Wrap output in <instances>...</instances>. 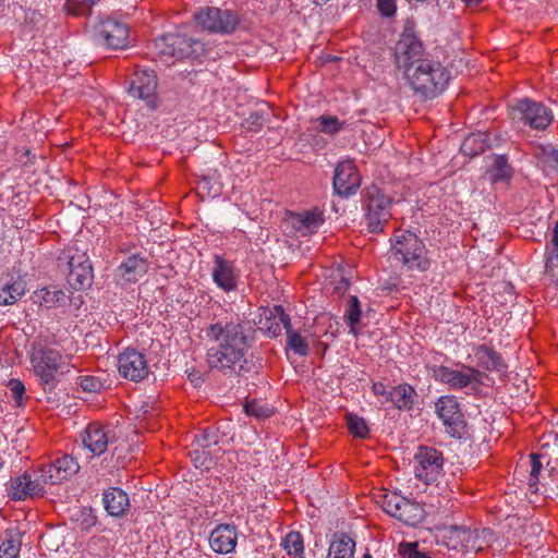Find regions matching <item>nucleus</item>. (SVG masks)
I'll use <instances>...</instances> for the list:
<instances>
[{
  "instance_id": "nucleus-6",
  "label": "nucleus",
  "mask_w": 558,
  "mask_h": 558,
  "mask_svg": "<svg viewBox=\"0 0 558 558\" xmlns=\"http://www.w3.org/2000/svg\"><path fill=\"white\" fill-rule=\"evenodd\" d=\"M32 364L40 381L50 387L57 385V373L70 371V359L52 348H43L32 356Z\"/></svg>"
},
{
  "instance_id": "nucleus-46",
  "label": "nucleus",
  "mask_w": 558,
  "mask_h": 558,
  "mask_svg": "<svg viewBox=\"0 0 558 558\" xmlns=\"http://www.w3.org/2000/svg\"><path fill=\"white\" fill-rule=\"evenodd\" d=\"M398 551L402 558H429L426 553L418 550L416 542L408 543L402 542L399 544Z\"/></svg>"
},
{
  "instance_id": "nucleus-41",
  "label": "nucleus",
  "mask_w": 558,
  "mask_h": 558,
  "mask_svg": "<svg viewBox=\"0 0 558 558\" xmlns=\"http://www.w3.org/2000/svg\"><path fill=\"white\" fill-rule=\"evenodd\" d=\"M349 432L357 438H366L369 434V428L366 421L356 414L349 413L345 416Z\"/></svg>"
},
{
  "instance_id": "nucleus-8",
  "label": "nucleus",
  "mask_w": 558,
  "mask_h": 558,
  "mask_svg": "<svg viewBox=\"0 0 558 558\" xmlns=\"http://www.w3.org/2000/svg\"><path fill=\"white\" fill-rule=\"evenodd\" d=\"M159 53L175 59L198 58L204 51V44L197 39L181 34H167L156 41Z\"/></svg>"
},
{
  "instance_id": "nucleus-15",
  "label": "nucleus",
  "mask_w": 558,
  "mask_h": 558,
  "mask_svg": "<svg viewBox=\"0 0 558 558\" xmlns=\"http://www.w3.org/2000/svg\"><path fill=\"white\" fill-rule=\"evenodd\" d=\"M80 470L78 462L69 454H63L48 464L40 466V477L44 483L60 484L70 480Z\"/></svg>"
},
{
  "instance_id": "nucleus-32",
  "label": "nucleus",
  "mask_w": 558,
  "mask_h": 558,
  "mask_svg": "<svg viewBox=\"0 0 558 558\" xmlns=\"http://www.w3.org/2000/svg\"><path fill=\"white\" fill-rule=\"evenodd\" d=\"M88 262L89 258L85 251L70 246L58 256V268L62 272L68 274L71 269L78 268Z\"/></svg>"
},
{
  "instance_id": "nucleus-42",
  "label": "nucleus",
  "mask_w": 558,
  "mask_h": 558,
  "mask_svg": "<svg viewBox=\"0 0 558 558\" xmlns=\"http://www.w3.org/2000/svg\"><path fill=\"white\" fill-rule=\"evenodd\" d=\"M95 4L93 0H66L64 8L69 14L75 16H87L92 13Z\"/></svg>"
},
{
  "instance_id": "nucleus-40",
  "label": "nucleus",
  "mask_w": 558,
  "mask_h": 558,
  "mask_svg": "<svg viewBox=\"0 0 558 558\" xmlns=\"http://www.w3.org/2000/svg\"><path fill=\"white\" fill-rule=\"evenodd\" d=\"M282 546L289 556H302L304 551V544L301 533L294 531L288 533L282 539Z\"/></svg>"
},
{
  "instance_id": "nucleus-49",
  "label": "nucleus",
  "mask_w": 558,
  "mask_h": 558,
  "mask_svg": "<svg viewBox=\"0 0 558 558\" xmlns=\"http://www.w3.org/2000/svg\"><path fill=\"white\" fill-rule=\"evenodd\" d=\"M541 160L545 167L558 172V149L553 147L544 148Z\"/></svg>"
},
{
  "instance_id": "nucleus-39",
  "label": "nucleus",
  "mask_w": 558,
  "mask_h": 558,
  "mask_svg": "<svg viewBox=\"0 0 558 558\" xmlns=\"http://www.w3.org/2000/svg\"><path fill=\"white\" fill-rule=\"evenodd\" d=\"M194 442L202 449L203 456H211L214 447L218 445V435L215 430L206 428L194 436Z\"/></svg>"
},
{
  "instance_id": "nucleus-31",
  "label": "nucleus",
  "mask_w": 558,
  "mask_h": 558,
  "mask_svg": "<svg viewBox=\"0 0 558 558\" xmlns=\"http://www.w3.org/2000/svg\"><path fill=\"white\" fill-rule=\"evenodd\" d=\"M438 534L437 537L441 538L442 544H445L448 548H458L464 542L468 541L469 529L463 525H442L437 527Z\"/></svg>"
},
{
  "instance_id": "nucleus-51",
  "label": "nucleus",
  "mask_w": 558,
  "mask_h": 558,
  "mask_svg": "<svg viewBox=\"0 0 558 558\" xmlns=\"http://www.w3.org/2000/svg\"><path fill=\"white\" fill-rule=\"evenodd\" d=\"M377 7L385 16H391L396 13V0H377Z\"/></svg>"
},
{
  "instance_id": "nucleus-25",
  "label": "nucleus",
  "mask_w": 558,
  "mask_h": 558,
  "mask_svg": "<svg viewBox=\"0 0 558 558\" xmlns=\"http://www.w3.org/2000/svg\"><path fill=\"white\" fill-rule=\"evenodd\" d=\"M275 311L279 314L278 319L282 323L287 333V349L300 356H306L310 352V345L304 337L296 330L292 329L290 316L284 313L282 306H275Z\"/></svg>"
},
{
  "instance_id": "nucleus-16",
  "label": "nucleus",
  "mask_w": 558,
  "mask_h": 558,
  "mask_svg": "<svg viewBox=\"0 0 558 558\" xmlns=\"http://www.w3.org/2000/svg\"><path fill=\"white\" fill-rule=\"evenodd\" d=\"M436 413L446 426V430L451 436H457L464 427L463 414L460 404L453 396H442L436 403Z\"/></svg>"
},
{
  "instance_id": "nucleus-34",
  "label": "nucleus",
  "mask_w": 558,
  "mask_h": 558,
  "mask_svg": "<svg viewBox=\"0 0 558 558\" xmlns=\"http://www.w3.org/2000/svg\"><path fill=\"white\" fill-rule=\"evenodd\" d=\"M493 183L508 182L513 174V169L509 165L505 155L496 156L493 166L487 171Z\"/></svg>"
},
{
  "instance_id": "nucleus-57",
  "label": "nucleus",
  "mask_w": 558,
  "mask_h": 558,
  "mask_svg": "<svg viewBox=\"0 0 558 558\" xmlns=\"http://www.w3.org/2000/svg\"><path fill=\"white\" fill-rule=\"evenodd\" d=\"M245 411L247 414L250 415H255V416H262L264 415L262 412L258 411V409H256V405L255 403H247L245 405Z\"/></svg>"
},
{
  "instance_id": "nucleus-1",
  "label": "nucleus",
  "mask_w": 558,
  "mask_h": 558,
  "mask_svg": "<svg viewBox=\"0 0 558 558\" xmlns=\"http://www.w3.org/2000/svg\"><path fill=\"white\" fill-rule=\"evenodd\" d=\"M205 337L215 343L207 351V363L227 377H244L253 371L247 359L252 343L248 323L235 315L231 319H219L205 328Z\"/></svg>"
},
{
  "instance_id": "nucleus-33",
  "label": "nucleus",
  "mask_w": 558,
  "mask_h": 558,
  "mask_svg": "<svg viewBox=\"0 0 558 558\" xmlns=\"http://www.w3.org/2000/svg\"><path fill=\"white\" fill-rule=\"evenodd\" d=\"M355 542L345 533H336L330 542L327 558H353Z\"/></svg>"
},
{
  "instance_id": "nucleus-10",
  "label": "nucleus",
  "mask_w": 558,
  "mask_h": 558,
  "mask_svg": "<svg viewBox=\"0 0 558 558\" xmlns=\"http://www.w3.org/2000/svg\"><path fill=\"white\" fill-rule=\"evenodd\" d=\"M415 477L425 484L434 483L438 480L444 470L442 452L434 447L418 446L414 454Z\"/></svg>"
},
{
  "instance_id": "nucleus-30",
  "label": "nucleus",
  "mask_w": 558,
  "mask_h": 558,
  "mask_svg": "<svg viewBox=\"0 0 558 558\" xmlns=\"http://www.w3.org/2000/svg\"><path fill=\"white\" fill-rule=\"evenodd\" d=\"M32 299L35 304L46 308L64 306L69 301L68 294L57 287H45L39 289L34 292Z\"/></svg>"
},
{
  "instance_id": "nucleus-53",
  "label": "nucleus",
  "mask_w": 558,
  "mask_h": 558,
  "mask_svg": "<svg viewBox=\"0 0 558 558\" xmlns=\"http://www.w3.org/2000/svg\"><path fill=\"white\" fill-rule=\"evenodd\" d=\"M550 244H551L550 253H558V220L556 221L555 227L551 231Z\"/></svg>"
},
{
  "instance_id": "nucleus-54",
  "label": "nucleus",
  "mask_w": 558,
  "mask_h": 558,
  "mask_svg": "<svg viewBox=\"0 0 558 558\" xmlns=\"http://www.w3.org/2000/svg\"><path fill=\"white\" fill-rule=\"evenodd\" d=\"M190 454H191L192 460L195 462V465L197 468L198 466H203L205 464L207 456H203L202 452H199L198 449H195L193 452H190Z\"/></svg>"
},
{
  "instance_id": "nucleus-9",
  "label": "nucleus",
  "mask_w": 558,
  "mask_h": 558,
  "mask_svg": "<svg viewBox=\"0 0 558 558\" xmlns=\"http://www.w3.org/2000/svg\"><path fill=\"white\" fill-rule=\"evenodd\" d=\"M383 509L399 521L415 526L424 519V508L415 501L407 499L396 493L385 494Z\"/></svg>"
},
{
  "instance_id": "nucleus-38",
  "label": "nucleus",
  "mask_w": 558,
  "mask_h": 558,
  "mask_svg": "<svg viewBox=\"0 0 558 558\" xmlns=\"http://www.w3.org/2000/svg\"><path fill=\"white\" fill-rule=\"evenodd\" d=\"M0 546L7 550L8 558H17L22 546V533L17 529L7 530Z\"/></svg>"
},
{
  "instance_id": "nucleus-47",
  "label": "nucleus",
  "mask_w": 558,
  "mask_h": 558,
  "mask_svg": "<svg viewBox=\"0 0 558 558\" xmlns=\"http://www.w3.org/2000/svg\"><path fill=\"white\" fill-rule=\"evenodd\" d=\"M78 385L85 392H99L104 388V383L93 375H85L78 377Z\"/></svg>"
},
{
  "instance_id": "nucleus-56",
  "label": "nucleus",
  "mask_w": 558,
  "mask_h": 558,
  "mask_svg": "<svg viewBox=\"0 0 558 558\" xmlns=\"http://www.w3.org/2000/svg\"><path fill=\"white\" fill-rule=\"evenodd\" d=\"M282 328V323L279 320L277 323H271L270 326L267 327V330L272 335V337H278L281 333Z\"/></svg>"
},
{
  "instance_id": "nucleus-59",
  "label": "nucleus",
  "mask_w": 558,
  "mask_h": 558,
  "mask_svg": "<svg viewBox=\"0 0 558 558\" xmlns=\"http://www.w3.org/2000/svg\"><path fill=\"white\" fill-rule=\"evenodd\" d=\"M463 1H464V2L466 3V5H469V7H471V5H474V7H475V5L480 4L482 0H463Z\"/></svg>"
},
{
  "instance_id": "nucleus-61",
  "label": "nucleus",
  "mask_w": 558,
  "mask_h": 558,
  "mask_svg": "<svg viewBox=\"0 0 558 558\" xmlns=\"http://www.w3.org/2000/svg\"><path fill=\"white\" fill-rule=\"evenodd\" d=\"M0 558H8L7 550L4 549V547H1V546H0Z\"/></svg>"
},
{
  "instance_id": "nucleus-14",
  "label": "nucleus",
  "mask_w": 558,
  "mask_h": 558,
  "mask_svg": "<svg viewBox=\"0 0 558 558\" xmlns=\"http://www.w3.org/2000/svg\"><path fill=\"white\" fill-rule=\"evenodd\" d=\"M117 366L123 378L135 383L146 378L149 372L145 354L131 348L119 354Z\"/></svg>"
},
{
  "instance_id": "nucleus-12",
  "label": "nucleus",
  "mask_w": 558,
  "mask_h": 558,
  "mask_svg": "<svg viewBox=\"0 0 558 558\" xmlns=\"http://www.w3.org/2000/svg\"><path fill=\"white\" fill-rule=\"evenodd\" d=\"M157 75L155 71L136 66L131 75L129 94L138 99H143L148 106L156 105Z\"/></svg>"
},
{
  "instance_id": "nucleus-28",
  "label": "nucleus",
  "mask_w": 558,
  "mask_h": 558,
  "mask_svg": "<svg viewBox=\"0 0 558 558\" xmlns=\"http://www.w3.org/2000/svg\"><path fill=\"white\" fill-rule=\"evenodd\" d=\"M25 293L26 282L22 277L0 279V306L15 304Z\"/></svg>"
},
{
  "instance_id": "nucleus-45",
  "label": "nucleus",
  "mask_w": 558,
  "mask_h": 558,
  "mask_svg": "<svg viewBox=\"0 0 558 558\" xmlns=\"http://www.w3.org/2000/svg\"><path fill=\"white\" fill-rule=\"evenodd\" d=\"M531 471H530V478H529V485L530 488L536 493L537 492V485L539 482V473L543 468V463L541 461L542 454L539 453H531Z\"/></svg>"
},
{
  "instance_id": "nucleus-36",
  "label": "nucleus",
  "mask_w": 558,
  "mask_h": 558,
  "mask_svg": "<svg viewBox=\"0 0 558 558\" xmlns=\"http://www.w3.org/2000/svg\"><path fill=\"white\" fill-rule=\"evenodd\" d=\"M93 278V267L90 263L83 264L81 267L71 269L66 274V280L74 290L84 289Z\"/></svg>"
},
{
  "instance_id": "nucleus-18",
  "label": "nucleus",
  "mask_w": 558,
  "mask_h": 558,
  "mask_svg": "<svg viewBox=\"0 0 558 558\" xmlns=\"http://www.w3.org/2000/svg\"><path fill=\"white\" fill-rule=\"evenodd\" d=\"M7 490L9 498L14 501L39 498L45 494L44 486L37 480H32V476L26 472L12 477Z\"/></svg>"
},
{
  "instance_id": "nucleus-50",
  "label": "nucleus",
  "mask_w": 558,
  "mask_h": 558,
  "mask_svg": "<svg viewBox=\"0 0 558 558\" xmlns=\"http://www.w3.org/2000/svg\"><path fill=\"white\" fill-rule=\"evenodd\" d=\"M546 271L558 282V253H550L547 257Z\"/></svg>"
},
{
  "instance_id": "nucleus-5",
  "label": "nucleus",
  "mask_w": 558,
  "mask_h": 558,
  "mask_svg": "<svg viewBox=\"0 0 558 558\" xmlns=\"http://www.w3.org/2000/svg\"><path fill=\"white\" fill-rule=\"evenodd\" d=\"M427 58L423 43L417 37L415 23L407 20L400 39L395 47L397 66L405 72L410 66Z\"/></svg>"
},
{
  "instance_id": "nucleus-43",
  "label": "nucleus",
  "mask_w": 558,
  "mask_h": 558,
  "mask_svg": "<svg viewBox=\"0 0 558 558\" xmlns=\"http://www.w3.org/2000/svg\"><path fill=\"white\" fill-rule=\"evenodd\" d=\"M82 531H89L97 523V517L92 508H82L73 519Z\"/></svg>"
},
{
  "instance_id": "nucleus-48",
  "label": "nucleus",
  "mask_w": 558,
  "mask_h": 558,
  "mask_svg": "<svg viewBox=\"0 0 558 558\" xmlns=\"http://www.w3.org/2000/svg\"><path fill=\"white\" fill-rule=\"evenodd\" d=\"M12 399L17 407L24 405L25 386L20 379H11L8 384Z\"/></svg>"
},
{
  "instance_id": "nucleus-37",
  "label": "nucleus",
  "mask_w": 558,
  "mask_h": 558,
  "mask_svg": "<svg viewBox=\"0 0 558 558\" xmlns=\"http://www.w3.org/2000/svg\"><path fill=\"white\" fill-rule=\"evenodd\" d=\"M362 316V310L361 304L357 299V296L352 295L348 300L345 312H344V319L347 325L350 327V331L355 333L357 332V326L361 322Z\"/></svg>"
},
{
  "instance_id": "nucleus-62",
  "label": "nucleus",
  "mask_w": 558,
  "mask_h": 558,
  "mask_svg": "<svg viewBox=\"0 0 558 558\" xmlns=\"http://www.w3.org/2000/svg\"><path fill=\"white\" fill-rule=\"evenodd\" d=\"M363 558H372V555H371V554H368V553H366V554L363 556Z\"/></svg>"
},
{
  "instance_id": "nucleus-4",
  "label": "nucleus",
  "mask_w": 558,
  "mask_h": 558,
  "mask_svg": "<svg viewBox=\"0 0 558 558\" xmlns=\"http://www.w3.org/2000/svg\"><path fill=\"white\" fill-rule=\"evenodd\" d=\"M392 250L397 259L410 269L424 271L429 267L423 241L411 231H402L396 235Z\"/></svg>"
},
{
  "instance_id": "nucleus-58",
  "label": "nucleus",
  "mask_w": 558,
  "mask_h": 558,
  "mask_svg": "<svg viewBox=\"0 0 558 558\" xmlns=\"http://www.w3.org/2000/svg\"><path fill=\"white\" fill-rule=\"evenodd\" d=\"M497 288H498L499 290H501V289H502L505 292H507V293H509V294H511V295H513V294H514V291H513L514 287H513V286H512V283H510V282L502 281L501 283H499V284L497 286Z\"/></svg>"
},
{
  "instance_id": "nucleus-11",
  "label": "nucleus",
  "mask_w": 558,
  "mask_h": 558,
  "mask_svg": "<svg viewBox=\"0 0 558 558\" xmlns=\"http://www.w3.org/2000/svg\"><path fill=\"white\" fill-rule=\"evenodd\" d=\"M463 371L453 369L447 366H434L433 377L450 386L452 389H463L472 383H482V372L475 367L462 365Z\"/></svg>"
},
{
  "instance_id": "nucleus-22",
  "label": "nucleus",
  "mask_w": 558,
  "mask_h": 558,
  "mask_svg": "<svg viewBox=\"0 0 558 558\" xmlns=\"http://www.w3.org/2000/svg\"><path fill=\"white\" fill-rule=\"evenodd\" d=\"M148 271L146 258L134 254L129 256L114 270V279L119 283H134Z\"/></svg>"
},
{
  "instance_id": "nucleus-23",
  "label": "nucleus",
  "mask_w": 558,
  "mask_h": 558,
  "mask_svg": "<svg viewBox=\"0 0 558 558\" xmlns=\"http://www.w3.org/2000/svg\"><path fill=\"white\" fill-rule=\"evenodd\" d=\"M324 221V214L317 208L302 213H290L288 216V222L301 235H308L316 232Z\"/></svg>"
},
{
  "instance_id": "nucleus-21",
  "label": "nucleus",
  "mask_w": 558,
  "mask_h": 558,
  "mask_svg": "<svg viewBox=\"0 0 558 558\" xmlns=\"http://www.w3.org/2000/svg\"><path fill=\"white\" fill-rule=\"evenodd\" d=\"M213 280L225 292L234 291L238 287L239 276L234 263L220 255L214 257Z\"/></svg>"
},
{
  "instance_id": "nucleus-55",
  "label": "nucleus",
  "mask_w": 558,
  "mask_h": 558,
  "mask_svg": "<svg viewBox=\"0 0 558 558\" xmlns=\"http://www.w3.org/2000/svg\"><path fill=\"white\" fill-rule=\"evenodd\" d=\"M350 287V281L347 278H341L337 286L335 287L333 291L338 294L344 293Z\"/></svg>"
},
{
  "instance_id": "nucleus-24",
  "label": "nucleus",
  "mask_w": 558,
  "mask_h": 558,
  "mask_svg": "<svg viewBox=\"0 0 558 558\" xmlns=\"http://www.w3.org/2000/svg\"><path fill=\"white\" fill-rule=\"evenodd\" d=\"M236 527L231 524H219L210 533L209 544L218 554L232 553L236 546Z\"/></svg>"
},
{
  "instance_id": "nucleus-44",
  "label": "nucleus",
  "mask_w": 558,
  "mask_h": 558,
  "mask_svg": "<svg viewBox=\"0 0 558 558\" xmlns=\"http://www.w3.org/2000/svg\"><path fill=\"white\" fill-rule=\"evenodd\" d=\"M318 121L320 124L319 131L329 135H336L345 124V122L340 121L336 116H320Z\"/></svg>"
},
{
  "instance_id": "nucleus-63",
  "label": "nucleus",
  "mask_w": 558,
  "mask_h": 558,
  "mask_svg": "<svg viewBox=\"0 0 558 558\" xmlns=\"http://www.w3.org/2000/svg\"><path fill=\"white\" fill-rule=\"evenodd\" d=\"M3 465V462L0 460V468Z\"/></svg>"
},
{
  "instance_id": "nucleus-3",
  "label": "nucleus",
  "mask_w": 558,
  "mask_h": 558,
  "mask_svg": "<svg viewBox=\"0 0 558 558\" xmlns=\"http://www.w3.org/2000/svg\"><path fill=\"white\" fill-rule=\"evenodd\" d=\"M393 198L375 184L362 191V209L367 231L380 233L392 217Z\"/></svg>"
},
{
  "instance_id": "nucleus-27",
  "label": "nucleus",
  "mask_w": 558,
  "mask_h": 558,
  "mask_svg": "<svg viewBox=\"0 0 558 558\" xmlns=\"http://www.w3.org/2000/svg\"><path fill=\"white\" fill-rule=\"evenodd\" d=\"M106 511L112 517H122L130 508L129 496L118 487H110L102 494Z\"/></svg>"
},
{
  "instance_id": "nucleus-2",
  "label": "nucleus",
  "mask_w": 558,
  "mask_h": 558,
  "mask_svg": "<svg viewBox=\"0 0 558 558\" xmlns=\"http://www.w3.org/2000/svg\"><path fill=\"white\" fill-rule=\"evenodd\" d=\"M404 76L414 94L426 100L439 96L446 89L450 71L440 61L428 57L407 69Z\"/></svg>"
},
{
  "instance_id": "nucleus-29",
  "label": "nucleus",
  "mask_w": 558,
  "mask_h": 558,
  "mask_svg": "<svg viewBox=\"0 0 558 558\" xmlns=\"http://www.w3.org/2000/svg\"><path fill=\"white\" fill-rule=\"evenodd\" d=\"M478 366L490 372H506L507 364L502 356L493 348L480 344L474 349Z\"/></svg>"
},
{
  "instance_id": "nucleus-35",
  "label": "nucleus",
  "mask_w": 558,
  "mask_h": 558,
  "mask_svg": "<svg viewBox=\"0 0 558 558\" xmlns=\"http://www.w3.org/2000/svg\"><path fill=\"white\" fill-rule=\"evenodd\" d=\"M487 134L477 133L469 135L461 145V150L468 156H477L490 147Z\"/></svg>"
},
{
  "instance_id": "nucleus-19",
  "label": "nucleus",
  "mask_w": 558,
  "mask_h": 558,
  "mask_svg": "<svg viewBox=\"0 0 558 558\" xmlns=\"http://www.w3.org/2000/svg\"><path fill=\"white\" fill-rule=\"evenodd\" d=\"M517 109L524 123L536 130L546 129L553 120L551 112L541 102L523 99L518 102Z\"/></svg>"
},
{
  "instance_id": "nucleus-20",
  "label": "nucleus",
  "mask_w": 558,
  "mask_h": 558,
  "mask_svg": "<svg viewBox=\"0 0 558 558\" xmlns=\"http://www.w3.org/2000/svg\"><path fill=\"white\" fill-rule=\"evenodd\" d=\"M97 35L107 47L112 49H123L129 44V27L116 20L104 21Z\"/></svg>"
},
{
  "instance_id": "nucleus-60",
  "label": "nucleus",
  "mask_w": 558,
  "mask_h": 558,
  "mask_svg": "<svg viewBox=\"0 0 558 558\" xmlns=\"http://www.w3.org/2000/svg\"><path fill=\"white\" fill-rule=\"evenodd\" d=\"M119 446H114L113 447V450H112V456L116 457L117 456V460L119 461L120 460V454H119Z\"/></svg>"
},
{
  "instance_id": "nucleus-7",
  "label": "nucleus",
  "mask_w": 558,
  "mask_h": 558,
  "mask_svg": "<svg viewBox=\"0 0 558 558\" xmlns=\"http://www.w3.org/2000/svg\"><path fill=\"white\" fill-rule=\"evenodd\" d=\"M194 19L202 29L221 35L234 33L240 24V19L236 13L215 7L201 9L195 13Z\"/></svg>"
},
{
  "instance_id": "nucleus-13",
  "label": "nucleus",
  "mask_w": 558,
  "mask_h": 558,
  "mask_svg": "<svg viewBox=\"0 0 558 558\" xmlns=\"http://www.w3.org/2000/svg\"><path fill=\"white\" fill-rule=\"evenodd\" d=\"M332 185L341 197L354 195L361 186V175L353 160L340 161L335 169Z\"/></svg>"
},
{
  "instance_id": "nucleus-52",
  "label": "nucleus",
  "mask_w": 558,
  "mask_h": 558,
  "mask_svg": "<svg viewBox=\"0 0 558 558\" xmlns=\"http://www.w3.org/2000/svg\"><path fill=\"white\" fill-rule=\"evenodd\" d=\"M372 390L375 396L385 397L386 399L388 397L389 391L386 389V386L380 381L374 383L372 386Z\"/></svg>"
},
{
  "instance_id": "nucleus-26",
  "label": "nucleus",
  "mask_w": 558,
  "mask_h": 558,
  "mask_svg": "<svg viewBox=\"0 0 558 558\" xmlns=\"http://www.w3.org/2000/svg\"><path fill=\"white\" fill-rule=\"evenodd\" d=\"M418 395L413 386L408 383L392 387L387 397V401H391L395 408L400 411H411L417 402Z\"/></svg>"
},
{
  "instance_id": "nucleus-17",
  "label": "nucleus",
  "mask_w": 558,
  "mask_h": 558,
  "mask_svg": "<svg viewBox=\"0 0 558 558\" xmlns=\"http://www.w3.org/2000/svg\"><path fill=\"white\" fill-rule=\"evenodd\" d=\"M116 441L114 432L99 423L88 424L83 435L84 446L94 456L102 454L109 446H114Z\"/></svg>"
}]
</instances>
